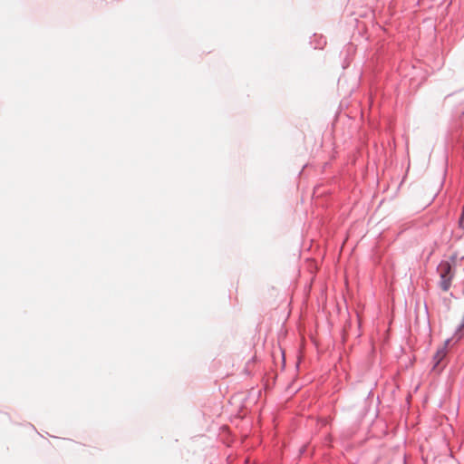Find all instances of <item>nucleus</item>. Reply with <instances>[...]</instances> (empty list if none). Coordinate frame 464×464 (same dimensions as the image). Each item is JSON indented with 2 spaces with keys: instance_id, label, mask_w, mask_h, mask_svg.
<instances>
[{
  "instance_id": "nucleus-1",
  "label": "nucleus",
  "mask_w": 464,
  "mask_h": 464,
  "mask_svg": "<svg viewBox=\"0 0 464 464\" xmlns=\"http://www.w3.org/2000/svg\"><path fill=\"white\" fill-rule=\"evenodd\" d=\"M438 272L440 276V286L443 291L447 292L450 287L453 277L450 263L441 262L438 266Z\"/></svg>"
},
{
  "instance_id": "nucleus-2",
  "label": "nucleus",
  "mask_w": 464,
  "mask_h": 464,
  "mask_svg": "<svg viewBox=\"0 0 464 464\" xmlns=\"http://www.w3.org/2000/svg\"><path fill=\"white\" fill-rule=\"evenodd\" d=\"M446 347H447V343H445L441 347H440L437 350L436 353L434 354V356H433V362H434V367L433 368L434 369L440 368V362L445 358V356L447 354Z\"/></svg>"
}]
</instances>
